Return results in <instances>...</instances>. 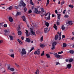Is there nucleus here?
Masks as SVG:
<instances>
[{
	"instance_id": "nucleus-14",
	"label": "nucleus",
	"mask_w": 74,
	"mask_h": 74,
	"mask_svg": "<svg viewBox=\"0 0 74 74\" xmlns=\"http://www.w3.org/2000/svg\"><path fill=\"white\" fill-rule=\"evenodd\" d=\"M56 44H57V42H54L52 44V45L55 46V45H56Z\"/></svg>"
},
{
	"instance_id": "nucleus-8",
	"label": "nucleus",
	"mask_w": 74,
	"mask_h": 74,
	"mask_svg": "<svg viewBox=\"0 0 74 74\" xmlns=\"http://www.w3.org/2000/svg\"><path fill=\"white\" fill-rule=\"evenodd\" d=\"M8 70H10V71H14L15 70L13 68H11L10 66H8Z\"/></svg>"
},
{
	"instance_id": "nucleus-48",
	"label": "nucleus",
	"mask_w": 74,
	"mask_h": 74,
	"mask_svg": "<svg viewBox=\"0 0 74 74\" xmlns=\"http://www.w3.org/2000/svg\"><path fill=\"white\" fill-rule=\"evenodd\" d=\"M4 27H7V25L6 24H4L3 25Z\"/></svg>"
},
{
	"instance_id": "nucleus-3",
	"label": "nucleus",
	"mask_w": 74,
	"mask_h": 74,
	"mask_svg": "<svg viewBox=\"0 0 74 74\" xmlns=\"http://www.w3.org/2000/svg\"><path fill=\"white\" fill-rule=\"evenodd\" d=\"M41 11L42 12V13L41 14V16H44L46 13V12L44 11V9H43V8H42L41 9Z\"/></svg>"
},
{
	"instance_id": "nucleus-37",
	"label": "nucleus",
	"mask_w": 74,
	"mask_h": 74,
	"mask_svg": "<svg viewBox=\"0 0 74 74\" xmlns=\"http://www.w3.org/2000/svg\"><path fill=\"white\" fill-rule=\"evenodd\" d=\"M10 56L11 57H12V58H14V54L10 55Z\"/></svg>"
},
{
	"instance_id": "nucleus-47",
	"label": "nucleus",
	"mask_w": 74,
	"mask_h": 74,
	"mask_svg": "<svg viewBox=\"0 0 74 74\" xmlns=\"http://www.w3.org/2000/svg\"><path fill=\"white\" fill-rule=\"evenodd\" d=\"M44 51H43L42 53H41V56H43V55H44Z\"/></svg>"
},
{
	"instance_id": "nucleus-21",
	"label": "nucleus",
	"mask_w": 74,
	"mask_h": 74,
	"mask_svg": "<svg viewBox=\"0 0 74 74\" xmlns=\"http://www.w3.org/2000/svg\"><path fill=\"white\" fill-rule=\"evenodd\" d=\"M45 25L46 26H47V27L49 26V24L48 22H46L45 23Z\"/></svg>"
},
{
	"instance_id": "nucleus-10",
	"label": "nucleus",
	"mask_w": 74,
	"mask_h": 74,
	"mask_svg": "<svg viewBox=\"0 0 74 74\" xmlns=\"http://www.w3.org/2000/svg\"><path fill=\"white\" fill-rule=\"evenodd\" d=\"M48 29V28L47 27L45 29L44 32H45V33H48V32H49V30Z\"/></svg>"
},
{
	"instance_id": "nucleus-6",
	"label": "nucleus",
	"mask_w": 74,
	"mask_h": 74,
	"mask_svg": "<svg viewBox=\"0 0 74 74\" xmlns=\"http://www.w3.org/2000/svg\"><path fill=\"white\" fill-rule=\"evenodd\" d=\"M34 54H35V55H40V49H38L36 51H35Z\"/></svg>"
},
{
	"instance_id": "nucleus-43",
	"label": "nucleus",
	"mask_w": 74,
	"mask_h": 74,
	"mask_svg": "<svg viewBox=\"0 0 74 74\" xmlns=\"http://www.w3.org/2000/svg\"><path fill=\"white\" fill-rule=\"evenodd\" d=\"M14 8L16 10H17V9H18V6H14Z\"/></svg>"
},
{
	"instance_id": "nucleus-41",
	"label": "nucleus",
	"mask_w": 74,
	"mask_h": 74,
	"mask_svg": "<svg viewBox=\"0 0 74 74\" xmlns=\"http://www.w3.org/2000/svg\"><path fill=\"white\" fill-rule=\"evenodd\" d=\"M68 6L69 7H70L71 8H73L74 7V6L71 5H69Z\"/></svg>"
},
{
	"instance_id": "nucleus-35",
	"label": "nucleus",
	"mask_w": 74,
	"mask_h": 74,
	"mask_svg": "<svg viewBox=\"0 0 74 74\" xmlns=\"http://www.w3.org/2000/svg\"><path fill=\"white\" fill-rule=\"evenodd\" d=\"M73 59L71 58L69 60V63H71V62H73Z\"/></svg>"
},
{
	"instance_id": "nucleus-55",
	"label": "nucleus",
	"mask_w": 74,
	"mask_h": 74,
	"mask_svg": "<svg viewBox=\"0 0 74 74\" xmlns=\"http://www.w3.org/2000/svg\"><path fill=\"white\" fill-rule=\"evenodd\" d=\"M64 1H63L61 3V5H63V4H64Z\"/></svg>"
},
{
	"instance_id": "nucleus-34",
	"label": "nucleus",
	"mask_w": 74,
	"mask_h": 74,
	"mask_svg": "<svg viewBox=\"0 0 74 74\" xmlns=\"http://www.w3.org/2000/svg\"><path fill=\"white\" fill-rule=\"evenodd\" d=\"M34 49V47H32L30 50V51L28 52L30 53V52H32V51H33V49Z\"/></svg>"
},
{
	"instance_id": "nucleus-44",
	"label": "nucleus",
	"mask_w": 74,
	"mask_h": 74,
	"mask_svg": "<svg viewBox=\"0 0 74 74\" xmlns=\"http://www.w3.org/2000/svg\"><path fill=\"white\" fill-rule=\"evenodd\" d=\"M9 51L10 52H14V50H13V49H11L9 50Z\"/></svg>"
},
{
	"instance_id": "nucleus-20",
	"label": "nucleus",
	"mask_w": 74,
	"mask_h": 74,
	"mask_svg": "<svg viewBox=\"0 0 74 74\" xmlns=\"http://www.w3.org/2000/svg\"><path fill=\"white\" fill-rule=\"evenodd\" d=\"M21 15V13L19 12H17L16 16H18V15Z\"/></svg>"
},
{
	"instance_id": "nucleus-26",
	"label": "nucleus",
	"mask_w": 74,
	"mask_h": 74,
	"mask_svg": "<svg viewBox=\"0 0 74 74\" xmlns=\"http://www.w3.org/2000/svg\"><path fill=\"white\" fill-rule=\"evenodd\" d=\"M37 11H38V10H37V9L35 8V10L34 11V12L36 14L37 12Z\"/></svg>"
},
{
	"instance_id": "nucleus-57",
	"label": "nucleus",
	"mask_w": 74,
	"mask_h": 74,
	"mask_svg": "<svg viewBox=\"0 0 74 74\" xmlns=\"http://www.w3.org/2000/svg\"><path fill=\"white\" fill-rule=\"evenodd\" d=\"M58 64H59L60 66V63L59 62H57L56 64V65H58Z\"/></svg>"
},
{
	"instance_id": "nucleus-30",
	"label": "nucleus",
	"mask_w": 74,
	"mask_h": 74,
	"mask_svg": "<svg viewBox=\"0 0 74 74\" xmlns=\"http://www.w3.org/2000/svg\"><path fill=\"white\" fill-rule=\"evenodd\" d=\"M67 46V44H66V43H63V47H66V46Z\"/></svg>"
},
{
	"instance_id": "nucleus-19",
	"label": "nucleus",
	"mask_w": 74,
	"mask_h": 74,
	"mask_svg": "<svg viewBox=\"0 0 74 74\" xmlns=\"http://www.w3.org/2000/svg\"><path fill=\"white\" fill-rule=\"evenodd\" d=\"M54 28L55 29V30H56L58 29V27H57V26H56V25L55 24H54Z\"/></svg>"
},
{
	"instance_id": "nucleus-52",
	"label": "nucleus",
	"mask_w": 74,
	"mask_h": 74,
	"mask_svg": "<svg viewBox=\"0 0 74 74\" xmlns=\"http://www.w3.org/2000/svg\"><path fill=\"white\" fill-rule=\"evenodd\" d=\"M24 11H27V9L26 8H25L24 9Z\"/></svg>"
},
{
	"instance_id": "nucleus-63",
	"label": "nucleus",
	"mask_w": 74,
	"mask_h": 74,
	"mask_svg": "<svg viewBox=\"0 0 74 74\" xmlns=\"http://www.w3.org/2000/svg\"><path fill=\"white\" fill-rule=\"evenodd\" d=\"M58 19H59H59H60V17H59V16H58Z\"/></svg>"
},
{
	"instance_id": "nucleus-4",
	"label": "nucleus",
	"mask_w": 74,
	"mask_h": 74,
	"mask_svg": "<svg viewBox=\"0 0 74 74\" xmlns=\"http://www.w3.org/2000/svg\"><path fill=\"white\" fill-rule=\"evenodd\" d=\"M20 6H23V7H25L26 4H25V3H24V2H23V1H21L20 3Z\"/></svg>"
},
{
	"instance_id": "nucleus-9",
	"label": "nucleus",
	"mask_w": 74,
	"mask_h": 74,
	"mask_svg": "<svg viewBox=\"0 0 74 74\" xmlns=\"http://www.w3.org/2000/svg\"><path fill=\"white\" fill-rule=\"evenodd\" d=\"M9 21L11 22H13V19L11 17H10L9 18H8Z\"/></svg>"
},
{
	"instance_id": "nucleus-50",
	"label": "nucleus",
	"mask_w": 74,
	"mask_h": 74,
	"mask_svg": "<svg viewBox=\"0 0 74 74\" xmlns=\"http://www.w3.org/2000/svg\"><path fill=\"white\" fill-rule=\"evenodd\" d=\"M40 13H41V12L38 11L36 13V14H40Z\"/></svg>"
},
{
	"instance_id": "nucleus-54",
	"label": "nucleus",
	"mask_w": 74,
	"mask_h": 74,
	"mask_svg": "<svg viewBox=\"0 0 74 74\" xmlns=\"http://www.w3.org/2000/svg\"><path fill=\"white\" fill-rule=\"evenodd\" d=\"M57 15L58 16H59L60 17V16H62V15H61V14H57Z\"/></svg>"
},
{
	"instance_id": "nucleus-51",
	"label": "nucleus",
	"mask_w": 74,
	"mask_h": 74,
	"mask_svg": "<svg viewBox=\"0 0 74 74\" xmlns=\"http://www.w3.org/2000/svg\"><path fill=\"white\" fill-rule=\"evenodd\" d=\"M69 17V15H65L64 16L65 18H68Z\"/></svg>"
},
{
	"instance_id": "nucleus-24",
	"label": "nucleus",
	"mask_w": 74,
	"mask_h": 74,
	"mask_svg": "<svg viewBox=\"0 0 74 74\" xmlns=\"http://www.w3.org/2000/svg\"><path fill=\"white\" fill-rule=\"evenodd\" d=\"M32 1L33 0H30V3L31 5H34V3H33V2Z\"/></svg>"
},
{
	"instance_id": "nucleus-16",
	"label": "nucleus",
	"mask_w": 74,
	"mask_h": 74,
	"mask_svg": "<svg viewBox=\"0 0 74 74\" xmlns=\"http://www.w3.org/2000/svg\"><path fill=\"white\" fill-rule=\"evenodd\" d=\"M9 37L10 38V40H13V36L12 35H10L9 36Z\"/></svg>"
},
{
	"instance_id": "nucleus-32",
	"label": "nucleus",
	"mask_w": 74,
	"mask_h": 74,
	"mask_svg": "<svg viewBox=\"0 0 74 74\" xmlns=\"http://www.w3.org/2000/svg\"><path fill=\"white\" fill-rule=\"evenodd\" d=\"M68 23L70 25H71L73 24V22L71 21H69Z\"/></svg>"
},
{
	"instance_id": "nucleus-36",
	"label": "nucleus",
	"mask_w": 74,
	"mask_h": 74,
	"mask_svg": "<svg viewBox=\"0 0 74 74\" xmlns=\"http://www.w3.org/2000/svg\"><path fill=\"white\" fill-rule=\"evenodd\" d=\"M46 56L48 58H50V55L48 54H46Z\"/></svg>"
},
{
	"instance_id": "nucleus-15",
	"label": "nucleus",
	"mask_w": 74,
	"mask_h": 74,
	"mask_svg": "<svg viewBox=\"0 0 74 74\" xmlns=\"http://www.w3.org/2000/svg\"><path fill=\"white\" fill-rule=\"evenodd\" d=\"M25 33L26 34V36H29V34H28V33H29V32L26 29L25 30Z\"/></svg>"
},
{
	"instance_id": "nucleus-22",
	"label": "nucleus",
	"mask_w": 74,
	"mask_h": 74,
	"mask_svg": "<svg viewBox=\"0 0 74 74\" xmlns=\"http://www.w3.org/2000/svg\"><path fill=\"white\" fill-rule=\"evenodd\" d=\"M22 18L23 21H24L25 22H26V18H25V16H23Z\"/></svg>"
},
{
	"instance_id": "nucleus-49",
	"label": "nucleus",
	"mask_w": 74,
	"mask_h": 74,
	"mask_svg": "<svg viewBox=\"0 0 74 74\" xmlns=\"http://www.w3.org/2000/svg\"><path fill=\"white\" fill-rule=\"evenodd\" d=\"M59 12L60 13H61L62 12V9H60L59 10Z\"/></svg>"
},
{
	"instance_id": "nucleus-58",
	"label": "nucleus",
	"mask_w": 74,
	"mask_h": 74,
	"mask_svg": "<svg viewBox=\"0 0 74 74\" xmlns=\"http://www.w3.org/2000/svg\"><path fill=\"white\" fill-rule=\"evenodd\" d=\"M28 12L29 13H32V11L31 10H29Z\"/></svg>"
},
{
	"instance_id": "nucleus-23",
	"label": "nucleus",
	"mask_w": 74,
	"mask_h": 74,
	"mask_svg": "<svg viewBox=\"0 0 74 74\" xmlns=\"http://www.w3.org/2000/svg\"><path fill=\"white\" fill-rule=\"evenodd\" d=\"M69 52L71 54H73L74 53V51L73 50H71L69 51Z\"/></svg>"
},
{
	"instance_id": "nucleus-11",
	"label": "nucleus",
	"mask_w": 74,
	"mask_h": 74,
	"mask_svg": "<svg viewBox=\"0 0 74 74\" xmlns=\"http://www.w3.org/2000/svg\"><path fill=\"white\" fill-rule=\"evenodd\" d=\"M56 58H60V55L57 54H56V55L54 56Z\"/></svg>"
},
{
	"instance_id": "nucleus-38",
	"label": "nucleus",
	"mask_w": 74,
	"mask_h": 74,
	"mask_svg": "<svg viewBox=\"0 0 74 74\" xmlns=\"http://www.w3.org/2000/svg\"><path fill=\"white\" fill-rule=\"evenodd\" d=\"M49 0H47V4H46V6H48V4H49Z\"/></svg>"
},
{
	"instance_id": "nucleus-45",
	"label": "nucleus",
	"mask_w": 74,
	"mask_h": 74,
	"mask_svg": "<svg viewBox=\"0 0 74 74\" xmlns=\"http://www.w3.org/2000/svg\"><path fill=\"white\" fill-rule=\"evenodd\" d=\"M65 38V36L64 35H63L62 36V39H63V38Z\"/></svg>"
},
{
	"instance_id": "nucleus-13",
	"label": "nucleus",
	"mask_w": 74,
	"mask_h": 74,
	"mask_svg": "<svg viewBox=\"0 0 74 74\" xmlns=\"http://www.w3.org/2000/svg\"><path fill=\"white\" fill-rule=\"evenodd\" d=\"M67 67L68 69H70L71 67V64H69L67 65Z\"/></svg>"
},
{
	"instance_id": "nucleus-64",
	"label": "nucleus",
	"mask_w": 74,
	"mask_h": 74,
	"mask_svg": "<svg viewBox=\"0 0 74 74\" xmlns=\"http://www.w3.org/2000/svg\"><path fill=\"white\" fill-rule=\"evenodd\" d=\"M71 40H73L74 41V37H73L72 38H71Z\"/></svg>"
},
{
	"instance_id": "nucleus-7",
	"label": "nucleus",
	"mask_w": 74,
	"mask_h": 74,
	"mask_svg": "<svg viewBox=\"0 0 74 74\" xmlns=\"http://www.w3.org/2000/svg\"><path fill=\"white\" fill-rule=\"evenodd\" d=\"M17 41L21 45H23V42L22 41L20 40L19 39H17Z\"/></svg>"
},
{
	"instance_id": "nucleus-61",
	"label": "nucleus",
	"mask_w": 74,
	"mask_h": 74,
	"mask_svg": "<svg viewBox=\"0 0 74 74\" xmlns=\"http://www.w3.org/2000/svg\"><path fill=\"white\" fill-rule=\"evenodd\" d=\"M21 39L22 40H23V39H24V37H23V36H22L21 37Z\"/></svg>"
},
{
	"instance_id": "nucleus-59",
	"label": "nucleus",
	"mask_w": 74,
	"mask_h": 74,
	"mask_svg": "<svg viewBox=\"0 0 74 74\" xmlns=\"http://www.w3.org/2000/svg\"><path fill=\"white\" fill-rule=\"evenodd\" d=\"M3 42V41L2 40H1L0 41V44H1V43H2Z\"/></svg>"
},
{
	"instance_id": "nucleus-60",
	"label": "nucleus",
	"mask_w": 74,
	"mask_h": 74,
	"mask_svg": "<svg viewBox=\"0 0 74 74\" xmlns=\"http://www.w3.org/2000/svg\"><path fill=\"white\" fill-rule=\"evenodd\" d=\"M55 12L56 14H58V11L57 10H56L55 11Z\"/></svg>"
},
{
	"instance_id": "nucleus-33",
	"label": "nucleus",
	"mask_w": 74,
	"mask_h": 74,
	"mask_svg": "<svg viewBox=\"0 0 74 74\" xmlns=\"http://www.w3.org/2000/svg\"><path fill=\"white\" fill-rule=\"evenodd\" d=\"M21 34H22V32L21 31H18V36H21Z\"/></svg>"
},
{
	"instance_id": "nucleus-12",
	"label": "nucleus",
	"mask_w": 74,
	"mask_h": 74,
	"mask_svg": "<svg viewBox=\"0 0 74 74\" xmlns=\"http://www.w3.org/2000/svg\"><path fill=\"white\" fill-rule=\"evenodd\" d=\"M13 8L12 6H10V7H9L6 10H11Z\"/></svg>"
},
{
	"instance_id": "nucleus-5",
	"label": "nucleus",
	"mask_w": 74,
	"mask_h": 74,
	"mask_svg": "<svg viewBox=\"0 0 74 74\" xmlns=\"http://www.w3.org/2000/svg\"><path fill=\"white\" fill-rule=\"evenodd\" d=\"M30 32H31L32 34L35 37L36 35V33H35V32L33 31V29L32 28H30Z\"/></svg>"
},
{
	"instance_id": "nucleus-62",
	"label": "nucleus",
	"mask_w": 74,
	"mask_h": 74,
	"mask_svg": "<svg viewBox=\"0 0 74 74\" xmlns=\"http://www.w3.org/2000/svg\"><path fill=\"white\" fill-rule=\"evenodd\" d=\"M16 67H17L18 68H19V66L18 65H17L16 66Z\"/></svg>"
},
{
	"instance_id": "nucleus-39",
	"label": "nucleus",
	"mask_w": 74,
	"mask_h": 74,
	"mask_svg": "<svg viewBox=\"0 0 74 74\" xmlns=\"http://www.w3.org/2000/svg\"><path fill=\"white\" fill-rule=\"evenodd\" d=\"M58 38V35H57L55 36V40H57Z\"/></svg>"
},
{
	"instance_id": "nucleus-18",
	"label": "nucleus",
	"mask_w": 74,
	"mask_h": 74,
	"mask_svg": "<svg viewBox=\"0 0 74 74\" xmlns=\"http://www.w3.org/2000/svg\"><path fill=\"white\" fill-rule=\"evenodd\" d=\"M39 73H40V71H39V70H37L35 72V74H39Z\"/></svg>"
},
{
	"instance_id": "nucleus-25",
	"label": "nucleus",
	"mask_w": 74,
	"mask_h": 74,
	"mask_svg": "<svg viewBox=\"0 0 74 74\" xmlns=\"http://www.w3.org/2000/svg\"><path fill=\"white\" fill-rule=\"evenodd\" d=\"M61 29L62 30H64V29H65V27H64V25H62L61 27Z\"/></svg>"
},
{
	"instance_id": "nucleus-29",
	"label": "nucleus",
	"mask_w": 74,
	"mask_h": 74,
	"mask_svg": "<svg viewBox=\"0 0 74 74\" xmlns=\"http://www.w3.org/2000/svg\"><path fill=\"white\" fill-rule=\"evenodd\" d=\"M55 49V46L52 45L51 49H52V50H54V49Z\"/></svg>"
},
{
	"instance_id": "nucleus-42",
	"label": "nucleus",
	"mask_w": 74,
	"mask_h": 74,
	"mask_svg": "<svg viewBox=\"0 0 74 74\" xmlns=\"http://www.w3.org/2000/svg\"><path fill=\"white\" fill-rule=\"evenodd\" d=\"M21 29V28L20 27H18L17 28V30H18V31H19V30H20V29Z\"/></svg>"
},
{
	"instance_id": "nucleus-28",
	"label": "nucleus",
	"mask_w": 74,
	"mask_h": 74,
	"mask_svg": "<svg viewBox=\"0 0 74 74\" xmlns=\"http://www.w3.org/2000/svg\"><path fill=\"white\" fill-rule=\"evenodd\" d=\"M59 34L60 36V38L59 39V40H61V37H60V36H61V34H62V33L60 32Z\"/></svg>"
},
{
	"instance_id": "nucleus-2",
	"label": "nucleus",
	"mask_w": 74,
	"mask_h": 74,
	"mask_svg": "<svg viewBox=\"0 0 74 74\" xmlns=\"http://www.w3.org/2000/svg\"><path fill=\"white\" fill-rule=\"evenodd\" d=\"M50 15H51V13L49 12V14L47 13L45 15V16H48V17L46 18V19H47V20H50Z\"/></svg>"
},
{
	"instance_id": "nucleus-40",
	"label": "nucleus",
	"mask_w": 74,
	"mask_h": 74,
	"mask_svg": "<svg viewBox=\"0 0 74 74\" xmlns=\"http://www.w3.org/2000/svg\"><path fill=\"white\" fill-rule=\"evenodd\" d=\"M43 38H44L43 36H42L40 38V41H43Z\"/></svg>"
},
{
	"instance_id": "nucleus-1",
	"label": "nucleus",
	"mask_w": 74,
	"mask_h": 74,
	"mask_svg": "<svg viewBox=\"0 0 74 74\" xmlns=\"http://www.w3.org/2000/svg\"><path fill=\"white\" fill-rule=\"evenodd\" d=\"M21 56H23L24 55H26V51L25 49H22V51L21 52Z\"/></svg>"
},
{
	"instance_id": "nucleus-56",
	"label": "nucleus",
	"mask_w": 74,
	"mask_h": 74,
	"mask_svg": "<svg viewBox=\"0 0 74 74\" xmlns=\"http://www.w3.org/2000/svg\"><path fill=\"white\" fill-rule=\"evenodd\" d=\"M60 25V23L59 22H58L57 23V25L58 26V25Z\"/></svg>"
},
{
	"instance_id": "nucleus-53",
	"label": "nucleus",
	"mask_w": 74,
	"mask_h": 74,
	"mask_svg": "<svg viewBox=\"0 0 74 74\" xmlns=\"http://www.w3.org/2000/svg\"><path fill=\"white\" fill-rule=\"evenodd\" d=\"M40 62H41V63H44V61H43V60H40Z\"/></svg>"
},
{
	"instance_id": "nucleus-27",
	"label": "nucleus",
	"mask_w": 74,
	"mask_h": 74,
	"mask_svg": "<svg viewBox=\"0 0 74 74\" xmlns=\"http://www.w3.org/2000/svg\"><path fill=\"white\" fill-rule=\"evenodd\" d=\"M40 47H41V48H44V47H45V45L44 44H41L40 45Z\"/></svg>"
},
{
	"instance_id": "nucleus-46",
	"label": "nucleus",
	"mask_w": 74,
	"mask_h": 74,
	"mask_svg": "<svg viewBox=\"0 0 74 74\" xmlns=\"http://www.w3.org/2000/svg\"><path fill=\"white\" fill-rule=\"evenodd\" d=\"M63 53V52L62 51L60 52H58V54H62V53Z\"/></svg>"
},
{
	"instance_id": "nucleus-17",
	"label": "nucleus",
	"mask_w": 74,
	"mask_h": 74,
	"mask_svg": "<svg viewBox=\"0 0 74 74\" xmlns=\"http://www.w3.org/2000/svg\"><path fill=\"white\" fill-rule=\"evenodd\" d=\"M25 41H27V42H30V39L29 38H26Z\"/></svg>"
},
{
	"instance_id": "nucleus-31",
	"label": "nucleus",
	"mask_w": 74,
	"mask_h": 74,
	"mask_svg": "<svg viewBox=\"0 0 74 74\" xmlns=\"http://www.w3.org/2000/svg\"><path fill=\"white\" fill-rule=\"evenodd\" d=\"M11 34L14 37H15V33H14V32H12L11 33Z\"/></svg>"
}]
</instances>
